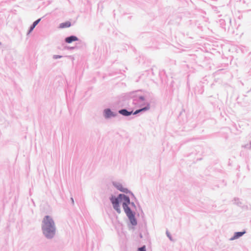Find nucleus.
I'll return each mask as SVG.
<instances>
[{"label":"nucleus","instance_id":"obj_1","mask_svg":"<svg viewBox=\"0 0 251 251\" xmlns=\"http://www.w3.org/2000/svg\"><path fill=\"white\" fill-rule=\"evenodd\" d=\"M149 94L147 92L142 93L141 90L133 91L126 95L128 99V102L135 107H141L145 106L148 103Z\"/></svg>","mask_w":251,"mask_h":251},{"label":"nucleus","instance_id":"obj_2","mask_svg":"<svg viewBox=\"0 0 251 251\" xmlns=\"http://www.w3.org/2000/svg\"><path fill=\"white\" fill-rule=\"evenodd\" d=\"M41 230L43 235L48 240L53 239L56 234V227L52 218L46 215L42 222Z\"/></svg>","mask_w":251,"mask_h":251},{"label":"nucleus","instance_id":"obj_3","mask_svg":"<svg viewBox=\"0 0 251 251\" xmlns=\"http://www.w3.org/2000/svg\"><path fill=\"white\" fill-rule=\"evenodd\" d=\"M126 194L125 193L119 194V198L121 199L123 208L129 219L130 224L132 226H136L137 225V220L135 217L136 213L129 206L130 203V199L129 196Z\"/></svg>","mask_w":251,"mask_h":251},{"label":"nucleus","instance_id":"obj_4","mask_svg":"<svg viewBox=\"0 0 251 251\" xmlns=\"http://www.w3.org/2000/svg\"><path fill=\"white\" fill-rule=\"evenodd\" d=\"M109 201L112 205L113 209L118 213H121L120 204L121 200L119 198V194L117 196L112 194L109 198Z\"/></svg>","mask_w":251,"mask_h":251},{"label":"nucleus","instance_id":"obj_5","mask_svg":"<svg viewBox=\"0 0 251 251\" xmlns=\"http://www.w3.org/2000/svg\"><path fill=\"white\" fill-rule=\"evenodd\" d=\"M103 116L105 119H110L118 116L116 112H113L109 108H105L103 111Z\"/></svg>","mask_w":251,"mask_h":251},{"label":"nucleus","instance_id":"obj_6","mask_svg":"<svg viewBox=\"0 0 251 251\" xmlns=\"http://www.w3.org/2000/svg\"><path fill=\"white\" fill-rule=\"evenodd\" d=\"M112 184L114 187L121 192L125 193L126 192H128V188L124 187L123 185L120 182L113 181Z\"/></svg>","mask_w":251,"mask_h":251},{"label":"nucleus","instance_id":"obj_7","mask_svg":"<svg viewBox=\"0 0 251 251\" xmlns=\"http://www.w3.org/2000/svg\"><path fill=\"white\" fill-rule=\"evenodd\" d=\"M140 108L136 109L135 111H132V115H137L140 113L149 110L151 108L150 103H148L145 106L139 107Z\"/></svg>","mask_w":251,"mask_h":251},{"label":"nucleus","instance_id":"obj_8","mask_svg":"<svg viewBox=\"0 0 251 251\" xmlns=\"http://www.w3.org/2000/svg\"><path fill=\"white\" fill-rule=\"evenodd\" d=\"M78 40H79L78 38L74 35H72L67 36L64 39V41L66 43H68V44H70L73 42L77 41Z\"/></svg>","mask_w":251,"mask_h":251},{"label":"nucleus","instance_id":"obj_9","mask_svg":"<svg viewBox=\"0 0 251 251\" xmlns=\"http://www.w3.org/2000/svg\"><path fill=\"white\" fill-rule=\"evenodd\" d=\"M44 17H43L42 18H39L37 20H35L33 23L32 24V25L29 26L27 34H29L34 29V28L35 27V26L39 23V22L41 21V19L43 18Z\"/></svg>","mask_w":251,"mask_h":251},{"label":"nucleus","instance_id":"obj_10","mask_svg":"<svg viewBox=\"0 0 251 251\" xmlns=\"http://www.w3.org/2000/svg\"><path fill=\"white\" fill-rule=\"evenodd\" d=\"M246 233V231L245 230H243L242 231L235 232H234L233 236L230 238V240L232 241V240L238 239L240 237H242Z\"/></svg>","mask_w":251,"mask_h":251},{"label":"nucleus","instance_id":"obj_11","mask_svg":"<svg viewBox=\"0 0 251 251\" xmlns=\"http://www.w3.org/2000/svg\"><path fill=\"white\" fill-rule=\"evenodd\" d=\"M118 113L124 116L128 117L132 115V111H128L126 108H122L119 110Z\"/></svg>","mask_w":251,"mask_h":251},{"label":"nucleus","instance_id":"obj_12","mask_svg":"<svg viewBox=\"0 0 251 251\" xmlns=\"http://www.w3.org/2000/svg\"><path fill=\"white\" fill-rule=\"evenodd\" d=\"M71 26V23L70 21H66L62 23L59 25V27L61 28H64L69 27Z\"/></svg>","mask_w":251,"mask_h":251},{"label":"nucleus","instance_id":"obj_13","mask_svg":"<svg viewBox=\"0 0 251 251\" xmlns=\"http://www.w3.org/2000/svg\"><path fill=\"white\" fill-rule=\"evenodd\" d=\"M234 203L236 204L237 205H238L239 206H241V205L242 204V203L240 201L239 199L238 198H235L234 199Z\"/></svg>","mask_w":251,"mask_h":251},{"label":"nucleus","instance_id":"obj_14","mask_svg":"<svg viewBox=\"0 0 251 251\" xmlns=\"http://www.w3.org/2000/svg\"><path fill=\"white\" fill-rule=\"evenodd\" d=\"M128 192H126L125 194H129L131 196L132 199H133L137 201V199H136L135 195H134V194L130 190H129L128 189Z\"/></svg>","mask_w":251,"mask_h":251},{"label":"nucleus","instance_id":"obj_15","mask_svg":"<svg viewBox=\"0 0 251 251\" xmlns=\"http://www.w3.org/2000/svg\"><path fill=\"white\" fill-rule=\"evenodd\" d=\"M77 49V46H73V47H70V46H65L64 49L67 50H73L75 49Z\"/></svg>","mask_w":251,"mask_h":251},{"label":"nucleus","instance_id":"obj_16","mask_svg":"<svg viewBox=\"0 0 251 251\" xmlns=\"http://www.w3.org/2000/svg\"><path fill=\"white\" fill-rule=\"evenodd\" d=\"M137 251H146V247L145 245H143L141 247H139L137 249Z\"/></svg>","mask_w":251,"mask_h":251},{"label":"nucleus","instance_id":"obj_17","mask_svg":"<svg viewBox=\"0 0 251 251\" xmlns=\"http://www.w3.org/2000/svg\"><path fill=\"white\" fill-rule=\"evenodd\" d=\"M242 147L248 149H251V142H250V144H247Z\"/></svg>","mask_w":251,"mask_h":251},{"label":"nucleus","instance_id":"obj_18","mask_svg":"<svg viewBox=\"0 0 251 251\" xmlns=\"http://www.w3.org/2000/svg\"><path fill=\"white\" fill-rule=\"evenodd\" d=\"M166 235L171 241H173L172 237L168 230L166 231Z\"/></svg>","mask_w":251,"mask_h":251},{"label":"nucleus","instance_id":"obj_19","mask_svg":"<svg viewBox=\"0 0 251 251\" xmlns=\"http://www.w3.org/2000/svg\"><path fill=\"white\" fill-rule=\"evenodd\" d=\"M63 56L60 55H53L52 58L54 59H56L58 58H61Z\"/></svg>","mask_w":251,"mask_h":251},{"label":"nucleus","instance_id":"obj_20","mask_svg":"<svg viewBox=\"0 0 251 251\" xmlns=\"http://www.w3.org/2000/svg\"><path fill=\"white\" fill-rule=\"evenodd\" d=\"M133 208L135 209L136 208V206L135 205V204L134 203V202H131L130 201V204Z\"/></svg>","mask_w":251,"mask_h":251},{"label":"nucleus","instance_id":"obj_21","mask_svg":"<svg viewBox=\"0 0 251 251\" xmlns=\"http://www.w3.org/2000/svg\"><path fill=\"white\" fill-rule=\"evenodd\" d=\"M71 201H72V203L74 205V199H73V197L71 198Z\"/></svg>","mask_w":251,"mask_h":251},{"label":"nucleus","instance_id":"obj_22","mask_svg":"<svg viewBox=\"0 0 251 251\" xmlns=\"http://www.w3.org/2000/svg\"><path fill=\"white\" fill-rule=\"evenodd\" d=\"M220 22H221V24H223V23L225 22V21L223 20H221Z\"/></svg>","mask_w":251,"mask_h":251},{"label":"nucleus","instance_id":"obj_23","mask_svg":"<svg viewBox=\"0 0 251 251\" xmlns=\"http://www.w3.org/2000/svg\"><path fill=\"white\" fill-rule=\"evenodd\" d=\"M140 237H142V234H140Z\"/></svg>","mask_w":251,"mask_h":251},{"label":"nucleus","instance_id":"obj_24","mask_svg":"<svg viewBox=\"0 0 251 251\" xmlns=\"http://www.w3.org/2000/svg\"><path fill=\"white\" fill-rule=\"evenodd\" d=\"M1 44V42H0V45Z\"/></svg>","mask_w":251,"mask_h":251}]
</instances>
